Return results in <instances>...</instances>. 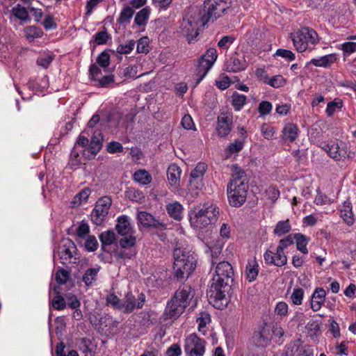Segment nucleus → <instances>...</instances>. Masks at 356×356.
I'll list each match as a JSON object with an SVG mask.
<instances>
[{
  "instance_id": "nucleus-1",
  "label": "nucleus",
  "mask_w": 356,
  "mask_h": 356,
  "mask_svg": "<svg viewBox=\"0 0 356 356\" xmlns=\"http://www.w3.org/2000/svg\"><path fill=\"white\" fill-rule=\"evenodd\" d=\"M173 259V270L177 279L188 278L196 268L197 260L188 249L186 241L177 242Z\"/></svg>"
},
{
  "instance_id": "nucleus-2",
  "label": "nucleus",
  "mask_w": 356,
  "mask_h": 356,
  "mask_svg": "<svg viewBox=\"0 0 356 356\" xmlns=\"http://www.w3.org/2000/svg\"><path fill=\"white\" fill-rule=\"evenodd\" d=\"M99 121V117L93 115L77 140V145L85 147L83 154L88 159L95 156L102 146L103 136L101 131L93 129Z\"/></svg>"
},
{
  "instance_id": "nucleus-3",
  "label": "nucleus",
  "mask_w": 356,
  "mask_h": 356,
  "mask_svg": "<svg viewBox=\"0 0 356 356\" xmlns=\"http://www.w3.org/2000/svg\"><path fill=\"white\" fill-rule=\"evenodd\" d=\"M220 210L216 204L207 202L200 207H196L188 212L191 227L195 231H201L208 226L214 225L219 217Z\"/></svg>"
},
{
  "instance_id": "nucleus-4",
  "label": "nucleus",
  "mask_w": 356,
  "mask_h": 356,
  "mask_svg": "<svg viewBox=\"0 0 356 356\" xmlns=\"http://www.w3.org/2000/svg\"><path fill=\"white\" fill-rule=\"evenodd\" d=\"M208 22V19L202 15V10L194 7L188 9L183 18L180 29L189 43L196 40L199 31Z\"/></svg>"
},
{
  "instance_id": "nucleus-5",
  "label": "nucleus",
  "mask_w": 356,
  "mask_h": 356,
  "mask_svg": "<svg viewBox=\"0 0 356 356\" xmlns=\"http://www.w3.org/2000/svg\"><path fill=\"white\" fill-rule=\"evenodd\" d=\"M193 296L192 289L188 286H184L177 289L165 309V319L178 318L188 305Z\"/></svg>"
},
{
  "instance_id": "nucleus-6",
  "label": "nucleus",
  "mask_w": 356,
  "mask_h": 356,
  "mask_svg": "<svg viewBox=\"0 0 356 356\" xmlns=\"http://www.w3.org/2000/svg\"><path fill=\"white\" fill-rule=\"evenodd\" d=\"M282 327L275 324H266L259 331L253 336V342L257 347L265 348L273 342L281 344L284 336Z\"/></svg>"
},
{
  "instance_id": "nucleus-7",
  "label": "nucleus",
  "mask_w": 356,
  "mask_h": 356,
  "mask_svg": "<svg viewBox=\"0 0 356 356\" xmlns=\"http://www.w3.org/2000/svg\"><path fill=\"white\" fill-rule=\"evenodd\" d=\"M207 169V165L200 162L191 171L186 193V198L188 202H193L204 188L203 179Z\"/></svg>"
},
{
  "instance_id": "nucleus-8",
  "label": "nucleus",
  "mask_w": 356,
  "mask_h": 356,
  "mask_svg": "<svg viewBox=\"0 0 356 356\" xmlns=\"http://www.w3.org/2000/svg\"><path fill=\"white\" fill-rule=\"evenodd\" d=\"M228 282L220 280L219 277H213L212 282L207 291L209 301L218 309H222L228 303L226 296Z\"/></svg>"
},
{
  "instance_id": "nucleus-9",
  "label": "nucleus",
  "mask_w": 356,
  "mask_h": 356,
  "mask_svg": "<svg viewBox=\"0 0 356 356\" xmlns=\"http://www.w3.org/2000/svg\"><path fill=\"white\" fill-rule=\"evenodd\" d=\"M291 40L296 49L304 52L307 49L312 50L319 41V38L312 29L303 27L300 30L291 33Z\"/></svg>"
},
{
  "instance_id": "nucleus-10",
  "label": "nucleus",
  "mask_w": 356,
  "mask_h": 356,
  "mask_svg": "<svg viewBox=\"0 0 356 356\" xmlns=\"http://www.w3.org/2000/svg\"><path fill=\"white\" fill-rule=\"evenodd\" d=\"M202 12L209 22L218 19L224 13H232V8L230 2L225 0H206Z\"/></svg>"
},
{
  "instance_id": "nucleus-11",
  "label": "nucleus",
  "mask_w": 356,
  "mask_h": 356,
  "mask_svg": "<svg viewBox=\"0 0 356 356\" xmlns=\"http://www.w3.org/2000/svg\"><path fill=\"white\" fill-rule=\"evenodd\" d=\"M248 190V183L240 182L239 180L230 182L227 190L229 204L235 207L243 205L246 200Z\"/></svg>"
},
{
  "instance_id": "nucleus-12",
  "label": "nucleus",
  "mask_w": 356,
  "mask_h": 356,
  "mask_svg": "<svg viewBox=\"0 0 356 356\" xmlns=\"http://www.w3.org/2000/svg\"><path fill=\"white\" fill-rule=\"evenodd\" d=\"M322 149L337 161H345L346 159H353L355 156V152L349 149L344 143L330 142L325 144Z\"/></svg>"
},
{
  "instance_id": "nucleus-13",
  "label": "nucleus",
  "mask_w": 356,
  "mask_h": 356,
  "mask_svg": "<svg viewBox=\"0 0 356 356\" xmlns=\"http://www.w3.org/2000/svg\"><path fill=\"white\" fill-rule=\"evenodd\" d=\"M184 348L187 356H203L206 350V342L193 333L186 337Z\"/></svg>"
},
{
  "instance_id": "nucleus-14",
  "label": "nucleus",
  "mask_w": 356,
  "mask_h": 356,
  "mask_svg": "<svg viewBox=\"0 0 356 356\" xmlns=\"http://www.w3.org/2000/svg\"><path fill=\"white\" fill-rule=\"evenodd\" d=\"M112 204L111 197L104 196L99 198L91 213V220L96 225H100L106 219Z\"/></svg>"
},
{
  "instance_id": "nucleus-15",
  "label": "nucleus",
  "mask_w": 356,
  "mask_h": 356,
  "mask_svg": "<svg viewBox=\"0 0 356 356\" xmlns=\"http://www.w3.org/2000/svg\"><path fill=\"white\" fill-rule=\"evenodd\" d=\"M77 249L72 241L69 238H63L58 250V254L63 264L76 263Z\"/></svg>"
},
{
  "instance_id": "nucleus-16",
  "label": "nucleus",
  "mask_w": 356,
  "mask_h": 356,
  "mask_svg": "<svg viewBox=\"0 0 356 356\" xmlns=\"http://www.w3.org/2000/svg\"><path fill=\"white\" fill-rule=\"evenodd\" d=\"M217 58L218 53L216 49L214 48H209L206 53L202 56L197 67V75L199 76V78L196 84L200 83L204 78L215 63Z\"/></svg>"
},
{
  "instance_id": "nucleus-17",
  "label": "nucleus",
  "mask_w": 356,
  "mask_h": 356,
  "mask_svg": "<svg viewBox=\"0 0 356 356\" xmlns=\"http://www.w3.org/2000/svg\"><path fill=\"white\" fill-rule=\"evenodd\" d=\"M145 302V296L140 293L136 298L131 292H128L122 302L121 311L125 313H131L136 309L143 307Z\"/></svg>"
},
{
  "instance_id": "nucleus-18",
  "label": "nucleus",
  "mask_w": 356,
  "mask_h": 356,
  "mask_svg": "<svg viewBox=\"0 0 356 356\" xmlns=\"http://www.w3.org/2000/svg\"><path fill=\"white\" fill-rule=\"evenodd\" d=\"M122 236L120 240V245L122 250L119 252V257L123 259H131L136 253L134 248L136 238L134 236V233Z\"/></svg>"
},
{
  "instance_id": "nucleus-19",
  "label": "nucleus",
  "mask_w": 356,
  "mask_h": 356,
  "mask_svg": "<svg viewBox=\"0 0 356 356\" xmlns=\"http://www.w3.org/2000/svg\"><path fill=\"white\" fill-rule=\"evenodd\" d=\"M264 259L267 264L282 267L287 264V257L284 252L276 248L275 252L266 250L264 254Z\"/></svg>"
},
{
  "instance_id": "nucleus-20",
  "label": "nucleus",
  "mask_w": 356,
  "mask_h": 356,
  "mask_svg": "<svg viewBox=\"0 0 356 356\" xmlns=\"http://www.w3.org/2000/svg\"><path fill=\"white\" fill-rule=\"evenodd\" d=\"M248 63L243 56L235 54L227 59L225 63V70L229 72H238L245 70Z\"/></svg>"
},
{
  "instance_id": "nucleus-21",
  "label": "nucleus",
  "mask_w": 356,
  "mask_h": 356,
  "mask_svg": "<svg viewBox=\"0 0 356 356\" xmlns=\"http://www.w3.org/2000/svg\"><path fill=\"white\" fill-rule=\"evenodd\" d=\"M225 241L219 238H212L206 243L205 253L210 256L212 259H217L221 254L224 247Z\"/></svg>"
},
{
  "instance_id": "nucleus-22",
  "label": "nucleus",
  "mask_w": 356,
  "mask_h": 356,
  "mask_svg": "<svg viewBox=\"0 0 356 356\" xmlns=\"http://www.w3.org/2000/svg\"><path fill=\"white\" fill-rule=\"evenodd\" d=\"M326 291L321 287L316 288L310 299V307L314 312H318L322 307L326 298Z\"/></svg>"
},
{
  "instance_id": "nucleus-23",
  "label": "nucleus",
  "mask_w": 356,
  "mask_h": 356,
  "mask_svg": "<svg viewBox=\"0 0 356 356\" xmlns=\"http://www.w3.org/2000/svg\"><path fill=\"white\" fill-rule=\"evenodd\" d=\"M259 272V265L257 259L254 257L249 258L245 268L246 280L250 282L254 281L258 276Z\"/></svg>"
},
{
  "instance_id": "nucleus-24",
  "label": "nucleus",
  "mask_w": 356,
  "mask_h": 356,
  "mask_svg": "<svg viewBox=\"0 0 356 356\" xmlns=\"http://www.w3.org/2000/svg\"><path fill=\"white\" fill-rule=\"evenodd\" d=\"M233 268L231 264L227 261L220 262L216 268V274L213 277H219L220 280L228 282L233 275Z\"/></svg>"
},
{
  "instance_id": "nucleus-25",
  "label": "nucleus",
  "mask_w": 356,
  "mask_h": 356,
  "mask_svg": "<svg viewBox=\"0 0 356 356\" xmlns=\"http://www.w3.org/2000/svg\"><path fill=\"white\" fill-rule=\"evenodd\" d=\"M298 131V128L295 124H285L282 131V140L287 143H293L297 138Z\"/></svg>"
},
{
  "instance_id": "nucleus-26",
  "label": "nucleus",
  "mask_w": 356,
  "mask_h": 356,
  "mask_svg": "<svg viewBox=\"0 0 356 356\" xmlns=\"http://www.w3.org/2000/svg\"><path fill=\"white\" fill-rule=\"evenodd\" d=\"M232 129V118L227 115H220L218 118L217 133L224 137L227 136Z\"/></svg>"
},
{
  "instance_id": "nucleus-27",
  "label": "nucleus",
  "mask_w": 356,
  "mask_h": 356,
  "mask_svg": "<svg viewBox=\"0 0 356 356\" xmlns=\"http://www.w3.org/2000/svg\"><path fill=\"white\" fill-rule=\"evenodd\" d=\"M340 216L348 225L354 223V215L353 213L352 203L349 200L344 201L339 209Z\"/></svg>"
},
{
  "instance_id": "nucleus-28",
  "label": "nucleus",
  "mask_w": 356,
  "mask_h": 356,
  "mask_svg": "<svg viewBox=\"0 0 356 356\" xmlns=\"http://www.w3.org/2000/svg\"><path fill=\"white\" fill-rule=\"evenodd\" d=\"M91 189L90 188H84L74 195L70 205L72 208L79 207L88 202V198L91 194Z\"/></svg>"
},
{
  "instance_id": "nucleus-29",
  "label": "nucleus",
  "mask_w": 356,
  "mask_h": 356,
  "mask_svg": "<svg viewBox=\"0 0 356 356\" xmlns=\"http://www.w3.org/2000/svg\"><path fill=\"white\" fill-rule=\"evenodd\" d=\"M137 219L138 223L144 227H157L158 220L149 213L146 211L138 212Z\"/></svg>"
},
{
  "instance_id": "nucleus-30",
  "label": "nucleus",
  "mask_w": 356,
  "mask_h": 356,
  "mask_svg": "<svg viewBox=\"0 0 356 356\" xmlns=\"http://www.w3.org/2000/svg\"><path fill=\"white\" fill-rule=\"evenodd\" d=\"M245 137L243 138H238L230 143L225 149V158L229 159L234 154H237L244 147Z\"/></svg>"
},
{
  "instance_id": "nucleus-31",
  "label": "nucleus",
  "mask_w": 356,
  "mask_h": 356,
  "mask_svg": "<svg viewBox=\"0 0 356 356\" xmlns=\"http://www.w3.org/2000/svg\"><path fill=\"white\" fill-rule=\"evenodd\" d=\"M168 215L176 220H181L183 218L184 207L179 202L175 201L166 205Z\"/></svg>"
},
{
  "instance_id": "nucleus-32",
  "label": "nucleus",
  "mask_w": 356,
  "mask_h": 356,
  "mask_svg": "<svg viewBox=\"0 0 356 356\" xmlns=\"http://www.w3.org/2000/svg\"><path fill=\"white\" fill-rule=\"evenodd\" d=\"M181 170L176 164H171L167 171V177L171 186H177L180 181Z\"/></svg>"
},
{
  "instance_id": "nucleus-33",
  "label": "nucleus",
  "mask_w": 356,
  "mask_h": 356,
  "mask_svg": "<svg viewBox=\"0 0 356 356\" xmlns=\"http://www.w3.org/2000/svg\"><path fill=\"white\" fill-rule=\"evenodd\" d=\"M115 228L118 234L121 236L134 233L133 229L130 225L129 220L125 216H122L118 218V222Z\"/></svg>"
},
{
  "instance_id": "nucleus-34",
  "label": "nucleus",
  "mask_w": 356,
  "mask_h": 356,
  "mask_svg": "<svg viewBox=\"0 0 356 356\" xmlns=\"http://www.w3.org/2000/svg\"><path fill=\"white\" fill-rule=\"evenodd\" d=\"M336 59L335 55L327 54L319 58H313L309 63L316 67H327L334 63Z\"/></svg>"
},
{
  "instance_id": "nucleus-35",
  "label": "nucleus",
  "mask_w": 356,
  "mask_h": 356,
  "mask_svg": "<svg viewBox=\"0 0 356 356\" xmlns=\"http://www.w3.org/2000/svg\"><path fill=\"white\" fill-rule=\"evenodd\" d=\"M39 81V83H35V81L29 80L27 83L28 88L36 92H42L49 87V78L47 76L42 77Z\"/></svg>"
},
{
  "instance_id": "nucleus-36",
  "label": "nucleus",
  "mask_w": 356,
  "mask_h": 356,
  "mask_svg": "<svg viewBox=\"0 0 356 356\" xmlns=\"http://www.w3.org/2000/svg\"><path fill=\"white\" fill-rule=\"evenodd\" d=\"M293 236H294L297 250L301 253L307 254L308 253L307 246L309 239L306 236L300 233L294 234H293Z\"/></svg>"
},
{
  "instance_id": "nucleus-37",
  "label": "nucleus",
  "mask_w": 356,
  "mask_h": 356,
  "mask_svg": "<svg viewBox=\"0 0 356 356\" xmlns=\"http://www.w3.org/2000/svg\"><path fill=\"white\" fill-rule=\"evenodd\" d=\"M134 180L140 185H147L152 181L151 175L145 170H136L133 175Z\"/></svg>"
},
{
  "instance_id": "nucleus-38",
  "label": "nucleus",
  "mask_w": 356,
  "mask_h": 356,
  "mask_svg": "<svg viewBox=\"0 0 356 356\" xmlns=\"http://www.w3.org/2000/svg\"><path fill=\"white\" fill-rule=\"evenodd\" d=\"M301 341L296 340L287 344L284 348L285 356H300Z\"/></svg>"
},
{
  "instance_id": "nucleus-39",
  "label": "nucleus",
  "mask_w": 356,
  "mask_h": 356,
  "mask_svg": "<svg viewBox=\"0 0 356 356\" xmlns=\"http://www.w3.org/2000/svg\"><path fill=\"white\" fill-rule=\"evenodd\" d=\"M54 55L51 52H44L40 54L37 58V65L42 68H47L52 63Z\"/></svg>"
},
{
  "instance_id": "nucleus-40",
  "label": "nucleus",
  "mask_w": 356,
  "mask_h": 356,
  "mask_svg": "<svg viewBox=\"0 0 356 356\" xmlns=\"http://www.w3.org/2000/svg\"><path fill=\"white\" fill-rule=\"evenodd\" d=\"M343 107V102L340 99L328 102L325 113L328 117H332L336 112L339 111Z\"/></svg>"
},
{
  "instance_id": "nucleus-41",
  "label": "nucleus",
  "mask_w": 356,
  "mask_h": 356,
  "mask_svg": "<svg viewBox=\"0 0 356 356\" xmlns=\"http://www.w3.org/2000/svg\"><path fill=\"white\" fill-rule=\"evenodd\" d=\"M115 233L113 230L103 232L99 236L102 246L110 245L115 241Z\"/></svg>"
},
{
  "instance_id": "nucleus-42",
  "label": "nucleus",
  "mask_w": 356,
  "mask_h": 356,
  "mask_svg": "<svg viewBox=\"0 0 356 356\" xmlns=\"http://www.w3.org/2000/svg\"><path fill=\"white\" fill-rule=\"evenodd\" d=\"M211 322V316L207 313L201 314L200 316L197 318L198 331L202 334H206L207 325Z\"/></svg>"
},
{
  "instance_id": "nucleus-43",
  "label": "nucleus",
  "mask_w": 356,
  "mask_h": 356,
  "mask_svg": "<svg viewBox=\"0 0 356 356\" xmlns=\"http://www.w3.org/2000/svg\"><path fill=\"white\" fill-rule=\"evenodd\" d=\"M151 9L147 6L140 10L135 17V22L139 25H144L147 23L150 15Z\"/></svg>"
},
{
  "instance_id": "nucleus-44",
  "label": "nucleus",
  "mask_w": 356,
  "mask_h": 356,
  "mask_svg": "<svg viewBox=\"0 0 356 356\" xmlns=\"http://www.w3.org/2000/svg\"><path fill=\"white\" fill-rule=\"evenodd\" d=\"M99 270V267L88 268L83 276V282L87 286H90L96 280L97 273Z\"/></svg>"
},
{
  "instance_id": "nucleus-45",
  "label": "nucleus",
  "mask_w": 356,
  "mask_h": 356,
  "mask_svg": "<svg viewBox=\"0 0 356 356\" xmlns=\"http://www.w3.org/2000/svg\"><path fill=\"white\" fill-rule=\"evenodd\" d=\"M25 35L29 40H33L40 38L43 35V31L41 29L36 26H29L24 30Z\"/></svg>"
},
{
  "instance_id": "nucleus-46",
  "label": "nucleus",
  "mask_w": 356,
  "mask_h": 356,
  "mask_svg": "<svg viewBox=\"0 0 356 356\" xmlns=\"http://www.w3.org/2000/svg\"><path fill=\"white\" fill-rule=\"evenodd\" d=\"M291 230V225L289 220L279 221L274 229V234L279 236L288 233Z\"/></svg>"
},
{
  "instance_id": "nucleus-47",
  "label": "nucleus",
  "mask_w": 356,
  "mask_h": 356,
  "mask_svg": "<svg viewBox=\"0 0 356 356\" xmlns=\"http://www.w3.org/2000/svg\"><path fill=\"white\" fill-rule=\"evenodd\" d=\"M246 102V97L244 95L234 92L232 96V103L236 111H240Z\"/></svg>"
},
{
  "instance_id": "nucleus-48",
  "label": "nucleus",
  "mask_w": 356,
  "mask_h": 356,
  "mask_svg": "<svg viewBox=\"0 0 356 356\" xmlns=\"http://www.w3.org/2000/svg\"><path fill=\"white\" fill-rule=\"evenodd\" d=\"M334 202V199L329 197L327 195L322 193L320 190H316V195L314 201V202L316 205L323 206L326 204H331Z\"/></svg>"
},
{
  "instance_id": "nucleus-49",
  "label": "nucleus",
  "mask_w": 356,
  "mask_h": 356,
  "mask_svg": "<svg viewBox=\"0 0 356 356\" xmlns=\"http://www.w3.org/2000/svg\"><path fill=\"white\" fill-rule=\"evenodd\" d=\"M232 179L230 182H234L239 180L240 182L248 183L245 177V172L237 165H234L232 167Z\"/></svg>"
},
{
  "instance_id": "nucleus-50",
  "label": "nucleus",
  "mask_w": 356,
  "mask_h": 356,
  "mask_svg": "<svg viewBox=\"0 0 356 356\" xmlns=\"http://www.w3.org/2000/svg\"><path fill=\"white\" fill-rule=\"evenodd\" d=\"M126 196L131 201L136 202H141L144 198L145 196L143 193L135 188H129L126 191Z\"/></svg>"
},
{
  "instance_id": "nucleus-51",
  "label": "nucleus",
  "mask_w": 356,
  "mask_h": 356,
  "mask_svg": "<svg viewBox=\"0 0 356 356\" xmlns=\"http://www.w3.org/2000/svg\"><path fill=\"white\" fill-rule=\"evenodd\" d=\"M134 13V10L129 6H125L122 10L120 17L118 19V22L120 24L127 23L133 17Z\"/></svg>"
},
{
  "instance_id": "nucleus-52",
  "label": "nucleus",
  "mask_w": 356,
  "mask_h": 356,
  "mask_svg": "<svg viewBox=\"0 0 356 356\" xmlns=\"http://www.w3.org/2000/svg\"><path fill=\"white\" fill-rule=\"evenodd\" d=\"M305 291L302 288H295L291 295V299L294 305H300L302 302Z\"/></svg>"
},
{
  "instance_id": "nucleus-53",
  "label": "nucleus",
  "mask_w": 356,
  "mask_h": 356,
  "mask_svg": "<svg viewBox=\"0 0 356 356\" xmlns=\"http://www.w3.org/2000/svg\"><path fill=\"white\" fill-rule=\"evenodd\" d=\"M149 40L147 37H142L137 42L136 51L138 53L147 54L149 52Z\"/></svg>"
},
{
  "instance_id": "nucleus-54",
  "label": "nucleus",
  "mask_w": 356,
  "mask_h": 356,
  "mask_svg": "<svg viewBox=\"0 0 356 356\" xmlns=\"http://www.w3.org/2000/svg\"><path fill=\"white\" fill-rule=\"evenodd\" d=\"M340 49L342 50L345 56H348L354 52H356V42H346L340 45Z\"/></svg>"
},
{
  "instance_id": "nucleus-55",
  "label": "nucleus",
  "mask_w": 356,
  "mask_h": 356,
  "mask_svg": "<svg viewBox=\"0 0 356 356\" xmlns=\"http://www.w3.org/2000/svg\"><path fill=\"white\" fill-rule=\"evenodd\" d=\"M134 47V41L129 40L126 44H122L118 45L116 51L120 54H128L132 51Z\"/></svg>"
},
{
  "instance_id": "nucleus-56",
  "label": "nucleus",
  "mask_w": 356,
  "mask_h": 356,
  "mask_svg": "<svg viewBox=\"0 0 356 356\" xmlns=\"http://www.w3.org/2000/svg\"><path fill=\"white\" fill-rule=\"evenodd\" d=\"M286 81L282 75H275L271 78L268 77L266 84L273 87L280 88L284 85Z\"/></svg>"
},
{
  "instance_id": "nucleus-57",
  "label": "nucleus",
  "mask_w": 356,
  "mask_h": 356,
  "mask_svg": "<svg viewBox=\"0 0 356 356\" xmlns=\"http://www.w3.org/2000/svg\"><path fill=\"white\" fill-rule=\"evenodd\" d=\"M12 13L15 17L21 20L26 21L28 19L29 16L26 8L19 5L14 7L12 10Z\"/></svg>"
},
{
  "instance_id": "nucleus-58",
  "label": "nucleus",
  "mask_w": 356,
  "mask_h": 356,
  "mask_svg": "<svg viewBox=\"0 0 356 356\" xmlns=\"http://www.w3.org/2000/svg\"><path fill=\"white\" fill-rule=\"evenodd\" d=\"M74 147L71 152L69 165L71 168L76 169L81 163V157Z\"/></svg>"
},
{
  "instance_id": "nucleus-59",
  "label": "nucleus",
  "mask_w": 356,
  "mask_h": 356,
  "mask_svg": "<svg viewBox=\"0 0 356 356\" xmlns=\"http://www.w3.org/2000/svg\"><path fill=\"white\" fill-rule=\"evenodd\" d=\"M266 197L273 203H274L280 196V191L275 186H270L266 191Z\"/></svg>"
},
{
  "instance_id": "nucleus-60",
  "label": "nucleus",
  "mask_w": 356,
  "mask_h": 356,
  "mask_svg": "<svg viewBox=\"0 0 356 356\" xmlns=\"http://www.w3.org/2000/svg\"><path fill=\"white\" fill-rule=\"evenodd\" d=\"M276 131L274 127L266 124H264L261 127V134L267 140H273L275 137Z\"/></svg>"
},
{
  "instance_id": "nucleus-61",
  "label": "nucleus",
  "mask_w": 356,
  "mask_h": 356,
  "mask_svg": "<svg viewBox=\"0 0 356 356\" xmlns=\"http://www.w3.org/2000/svg\"><path fill=\"white\" fill-rule=\"evenodd\" d=\"M294 243V236L293 234H289L284 238L281 239L279 241L277 248L284 252V250Z\"/></svg>"
},
{
  "instance_id": "nucleus-62",
  "label": "nucleus",
  "mask_w": 356,
  "mask_h": 356,
  "mask_svg": "<svg viewBox=\"0 0 356 356\" xmlns=\"http://www.w3.org/2000/svg\"><path fill=\"white\" fill-rule=\"evenodd\" d=\"M51 305L56 309L61 310L65 307L66 302L62 296L57 295L51 300Z\"/></svg>"
},
{
  "instance_id": "nucleus-63",
  "label": "nucleus",
  "mask_w": 356,
  "mask_h": 356,
  "mask_svg": "<svg viewBox=\"0 0 356 356\" xmlns=\"http://www.w3.org/2000/svg\"><path fill=\"white\" fill-rule=\"evenodd\" d=\"M110 36L106 31H99L95 35V42L97 45H102L106 44Z\"/></svg>"
},
{
  "instance_id": "nucleus-64",
  "label": "nucleus",
  "mask_w": 356,
  "mask_h": 356,
  "mask_svg": "<svg viewBox=\"0 0 356 356\" xmlns=\"http://www.w3.org/2000/svg\"><path fill=\"white\" fill-rule=\"evenodd\" d=\"M181 348L177 343H173L165 351L166 356H181Z\"/></svg>"
}]
</instances>
